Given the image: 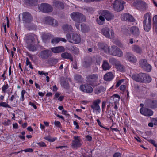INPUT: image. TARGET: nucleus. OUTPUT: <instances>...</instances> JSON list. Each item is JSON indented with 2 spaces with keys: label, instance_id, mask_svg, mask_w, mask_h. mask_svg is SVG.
<instances>
[{
  "label": "nucleus",
  "instance_id": "f257e3e1",
  "mask_svg": "<svg viewBox=\"0 0 157 157\" xmlns=\"http://www.w3.org/2000/svg\"><path fill=\"white\" fill-rule=\"evenodd\" d=\"M151 17L150 13H147L144 16L143 24L144 30L146 31H148L151 28Z\"/></svg>",
  "mask_w": 157,
  "mask_h": 157
},
{
  "label": "nucleus",
  "instance_id": "f03ea898",
  "mask_svg": "<svg viewBox=\"0 0 157 157\" xmlns=\"http://www.w3.org/2000/svg\"><path fill=\"white\" fill-rule=\"evenodd\" d=\"M108 52L110 55L112 56L122 57L123 56V52L119 48L115 46L109 47L108 49Z\"/></svg>",
  "mask_w": 157,
  "mask_h": 157
},
{
  "label": "nucleus",
  "instance_id": "7ed1b4c3",
  "mask_svg": "<svg viewBox=\"0 0 157 157\" xmlns=\"http://www.w3.org/2000/svg\"><path fill=\"white\" fill-rule=\"evenodd\" d=\"M101 33L106 37L109 39H113L114 37L113 31L108 27H105L101 29Z\"/></svg>",
  "mask_w": 157,
  "mask_h": 157
},
{
  "label": "nucleus",
  "instance_id": "20e7f679",
  "mask_svg": "<svg viewBox=\"0 0 157 157\" xmlns=\"http://www.w3.org/2000/svg\"><path fill=\"white\" fill-rule=\"evenodd\" d=\"M133 5L137 9L141 11L145 10L147 8L146 3L141 0H136L133 3Z\"/></svg>",
  "mask_w": 157,
  "mask_h": 157
},
{
  "label": "nucleus",
  "instance_id": "39448f33",
  "mask_svg": "<svg viewBox=\"0 0 157 157\" xmlns=\"http://www.w3.org/2000/svg\"><path fill=\"white\" fill-rule=\"evenodd\" d=\"M66 37L69 41L72 43L77 44L80 42L81 39L79 35L76 34H67Z\"/></svg>",
  "mask_w": 157,
  "mask_h": 157
},
{
  "label": "nucleus",
  "instance_id": "423d86ee",
  "mask_svg": "<svg viewBox=\"0 0 157 157\" xmlns=\"http://www.w3.org/2000/svg\"><path fill=\"white\" fill-rule=\"evenodd\" d=\"M125 2L123 1L116 0L113 3V7L115 10L120 12L124 8V4Z\"/></svg>",
  "mask_w": 157,
  "mask_h": 157
},
{
  "label": "nucleus",
  "instance_id": "0eeeda50",
  "mask_svg": "<svg viewBox=\"0 0 157 157\" xmlns=\"http://www.w3.org/2000/svg\"><path fill=\"white\" fill-rule=\"evenodd\" d=\"M139 64L140 67L147 72H149L151 71V66L147 63L146 59H142L140 60L139 61Z\"/></svg>",
  "mask_w": 157,
  "mask_h": 157
},
{
  "label": "nucleus",
  "instance_id": "6e6552de",
  "mask_svg": "<svg viewBox=\"0 0 157 157\" xmlns=\"http://www.w3.org/2000/svg\"><path fill=\"white\" fill-rule=\"evenodd\" d=\"M38 8L40 11L45 13L49 12L52 10V7L45 3L41 4L38 6Z\"/></svg>",
  "mask_w": 157,
  "mask_h": 157
},
{
  "label": "nucleus",
  "instance_id": "1a4fd4ad",
  "mask_svg": "<svg viewBox=\"0 0 157 157\" xmlns=\"http://www.w3.org/2000/svg\"><path fill=\"white\" fill-rule=\"evenodd\" d=\"M100 14L105 17L106 20L108 21L113 19L114 18V15L107 10H103L100 12Z\"/></svg>",
  "mask_w": 157,
  "mask_h": 157
},
{
  "label": "nucleus",
  "instance_id": "9d476101",
  "mask_svg": "<svg viewBox=\"0 0 157 157\" xmlns=\"http://www.w3.org/2000/svg\"><path fill=\"white\" fill-rule=\"evenodd\" d=\"M80 89L82 91L87 93H91L93 90L92 88L87 84L81 85L80 86Z\"/></svg>",
  "mask_w": 157,
  "mask_h": 157
},
{
  "label": "nucleus",
  "instance_id": "9b49d317",
  "mask_svg": "<svg viewBox=\"0 0 157 157\" xmlns=\"http://www.w3.org/2000/svg\"><path fill=\"white\" fill-rule=\"evenodd\" d=\"M125 57L131 63H135L137 61V59L136 57L130 52H126Z\"/></svg>",
  "mask_w": 157,
  "mask_h": 157
},
{
  "label": "nucleus",
  "instance_id": "f8f14e48",
  "mask_svg": "<svg viewBox=\"0 0 157 157\" xmlns=\"http://www.w3.org/2000/svg\"><path fill=\"white\" fill-rule=\"evenodd\" d=\"M144 76V73H141L133 75L132 76V78L133 80L137 82H143V78Z\"/></svg>",
  "mask_w": 157,
  "mask_h": 157
},
{
  "label": "nucleus",
  "instance_id": "ddd939ff",
  "mask_svg": "<svg viewBox=\"0 0 157 157\" xmlns=\"http://www.w3.org/2000/svg\"><path fill=\"white\" fill-rule=\"evenodd\" d=\"M140 112L142 114L147 116H151L153 114L152 111L146 108L144 109L141 108L140 109Z\"/></svg>",
  "mask_w": 157,
  "mask_h": 157
},
{
  "label": "nucleus",
  "instance_id": "4468645a",
  "mask_svg": "<svg viewBox=\"0 0 157 157\" xmlns=\"http://www.w3.org/2000/svg\"><path fill=\"white\" fill-rule=\"evenodd\" d=\"M121 20L123 21L133 22L135 19L132 16L129 14L125 13L122 15Z\"/></svg>",
  "mask_w": 157,
  "mask_h": 157
},
{
  "label": "nucleus",
  "instance_id": "2eb2a0df",
  "mask_svg": "<svg viewBox=\"0 0 157 157\" xmlns=\"http://www.w3.org/2000/svg\"><path fill=\"white\" fill-rule=\"evenodd\" d=\"M130 31L131 33L136 37L138 36L140 34V31L138 27L136 26H133L130 28Z\"/></svg>",
  "mask_w": 157,
  "mask_h": 157
},
{
  "label": "nucleus",
  "instance_id": "dca6fc26",
  "mask_svg": "<svg viewBox=\"0 0 157 157\" xmlns=\"http://www.w3.org/2000/svg\"><path fill=\"white\" fill-rule=\"evenodd\" d=\"M147 106L151 108H157V101L156 100H149L147 101Z\"/></svg>",
  "mask_w": 157,
  "mask_h": 157
},
{
  "label": "nucleus",
  "instance_id": "f3484780",
  "mask_svg": "<svg viewBox=\"0 0 157 157\" xmlns=\"http://www.w3.org/2000/svg\"><path fill=\"white\" fill-rule=\"evenodd\" d=\"M75 140L73 141L72 144L74 147H78L81 146V143L79 137L78 136H74Z\"/></svg>",
  "mask_w": 157,
  "mask_h": 157
},
{
  "label": "nucleus",
  "instance_id": "a211bd4d",
  "mask_svg": "<svg viewBox=\"0 0 157 157\" xmlns=\"http://www.w3.org/2000/svg\"><path fill=\"white\" fill-rule=\"evenodd\" d=\"M31 17L30 14L28 13L25 12L23 13V19L24 21L26 22H29L31 20Z\"/></svg>",
  "mask_w": 157,
  "mask_h": 157
},
{
  "label": "nucleus",
  "instance_id": "6ab92c4d",
  "mask_svg": "<svg viewBox=\"0 0 157 157\" xmlns=\"http://www.w3.org/2000/svg\"><path fill=\"white\" fill-rule=\"evenodd\" d=\"M109 47L107 44L104 43H100L99 44V49L104 51L105 52H107Z\"/></svg>",
  "mask_w": 157,
  "mask_h": 157
},
{
  "label": "nucleus",
  "instance_id": "aec40b11",
  "mask_svg": "<svg viewBox=\"0 0 157 157\" xmlns=\"http://www.w3.org/2000/svg\"><path fill=\"white\" fill-rule=\"evenodd\" d=\"M52 51L54 53H58L62 52L64 50V48L62 46L52 48Z\"/></svg>",
  "mask_w": 157,
  "mask_h": 157
},
{
  "label": "nucleus",
  "instance_id": "412c9836",
  "mask_svg": "<svg viewBox=\"0 0 157 157\" xmlns=\"http://www.w3.org/2000/svg\"><path fill=\"white\" fill-rule=\"evenodd\" d=\"M113 78V75L111 72H109L105 74L104 76L105 80L107 81H110Z\"/></svg>",
  "mask_w": 157,
  "mask_h": 157
},
{
  "label": "nucleus",
  "instance_id": "4be33fe9",
  "mask_svg": "<svg viewBox=\"0 0 157 157\" xmlns=\"http://www.w3.org/2000/svg\"><path fill=\"white\" fill-rule=\"evenodd\" d=\"M132 49L134 52L139 54H141L142 52L141 48L138 45H134L132 46Z\"/></svg>",
  "mask_w": 157,
  "mask_h": 157
},
{
  "label": "nucleus",
  "instance_id": "5701e85b",
  "mask_svg": "<svg viewBox=\"0 0 157 157\" xmlns=\"http://www.w3.org/2000/svg\"><path fill=\"white\" fill-rule=\"evenodd\" d=\"M81 16H82L81 14L78 13H73L71 15V18L75 20L78 19L80 20Z\"/></svg>",
  "mask_w": 157,
  "mask_h": 157
},
{
  "label": "nucleus",
  "instance_id": "b1692460",
  "mask_svg": "<svg viewBox=\"0 0 157 157\" xmlns=\"http://www.w3.org/2000/svg\"><path fill=\"white\" fill-rule=\"evenodd\" d=\"M103 69L104 70H109L111 67L108 62L106 60H104L102 66Z\"/></svg>",
  "mask_w": 157,
  "mask_h": 157
},
{
  "label": "nucleus",
  "instance_id": "393cba45",
  "mask_svg": "<svg viewBox=\"0 0 157 157\" xmlns=\"http://www.w3.org/2000/svg\"><path fill=\"white\" fill-rule=\"evenodd\" d=\"M60 41H63L65 42L66 41V39L64 38H54L52 42L53 44H56L58 43Z\"/></svg>",
  "mask_w": 157,
  "mask_h": 157
},
{
  "label": "nucleus",
  "instance_id": "a878e982",
  "mask_svg": "<svg viewBox=\"0 0 157 157\" xmlns=\"http://www.w3.org/2000/svg\"><path fill=\"white\" fill-rule=\"evenodd\" d=\"M144 75L145 76L143 78V82L148 83L150 82L151 80V77L148 75H147L144 73Z\"/></svg>",
  "mask_w": 157,
  "mask_h": 157
},
{
  "label": "nucleus",
  "instance_id": "bb28decb",
  "mask_svg": "<svg viewBox=\"0 0 157 157\" xmlns=\"http://www.w3.org/2000/svg\"><path fill=\"white\" fill-rule=\"evenodd\" d=\"M36 144L40 147H46V146L45 144L43 142L38 143L33 142L32 144V146L33 147H37L38 146Z\"/></svg>",
  "mask_w": 157,
  "mask_h": 157
},
{
  "label": "nucleus",
  "instance_id": "cd10ccee",
  "mask_svg": "<svg viewBox=\"0 0 157 157\" xmlns=\"http://www.w3.org/2000/svg\"><path fill=\"white\" fill-rule=\"evenodd\" d=\"M92 107L93 109L94 112H95L97 114L98 109V101H95Z\"/></svg>",
  "mask_w": 157,
  "mask_h": 157
},
{
  "label": "nucleus",
  "instance_id": "c85d7f7f",
  "mask_svg": "<svg viewBox=\"0 0 157 157\" xmlns=\"http://www.w3.org/2000/svg\"><path fill=\"white\" fill-rule=\"evenodd\" d=\"M153 28L157 32V15H155L153 18Z\"/></svg>",
  "mask_w": 157,
  "mask_h": 157
},
{
  "label": "nucleus",
  "instance_id": "c756f323",
  "mask_svg": "<svg viewBox=\"0 0 157 157\" xmlns=\"http://www.w3.org/2000/svg\"><path fill=\"white\" fill-rule=\"evenodd\" d=\"M116 68L120 71H124V67L122 65H121L120 62L115 66Z\"/></svg>",
  "mask_w": 157,
  "mask_h": 157
},
{
  "label": "nucleus",
  "instance_id": "7c9ffc66",
  "mask_svg": "<svg viewBox=\"0 0 157 157\" xmlns=\"http://www.w3.org/2000/svg\"><path fill=\"white\" fill-rule=\"evenodd\" d=\"M62 57L65 59H69L72 61V57L71 55L68 53L65 52L61 54Z\"/></svg>",
  "mask_w": 157,
  "mask_h": 157
},
{
  "label": "nucleus",
  "instance_id": "2f4dec72",
  "mask_svg": "<svg viewBox=\"0 0 157 157\" xmlns=\"http://www.w3.org/2000/svg\"><path fill=\"white\" fill-rule=\"evenodd\" d=\"M109 61L112 64L114 65L115 66L116 64H117L119 62L113 58H112L109 59Z\"/></svg>",
  "mask_w": 157,
  "mask_h": 157
},
{
  "label": "nucleus",
  "instance_id": "473e14b6",
  "mask_svg": "<svg viewBox=\"0 0 157 157\" xmlns=\"http://www.w3.org/2000/svg\"><path fill=\"white\" fill-rule=\"evenodd\" d=\"M49 51L48 50H45L42 51L40 53V56L43 58L48 57Z\"/></svg>",
  "mask_w": 157,
  "mask_h": 157
},
{
  "label": "nucleus",
  "instance_id": "72a5a7b5",
  "mask_svg": "<svg viewBox=\"0 0 157 157\" xmlns=\"http://www.w3.org/2000/svg\"><path fill=\"white\" fill-rule=\"evenodd\" d=\"M99 19L101 21H99V24L103 25L104 24V21H105V19L104 17L101 14L99 17Z\"/></svg>",
  "mask_w": 157,
  "mask_h": 157
},
{
  "label": "nucleus",
  "instance_id": "f704fd0d",
  "mask_svg": "<svg viewBox=\"0 0 157 157\" xmlns=\"http://www.w3.org/2000/svg\"><path fill=\"white\" fill-rule=\"evenodd\" d=\"M61 85L63 87L67 89L69 87V84L66 81L62 82Z\"/></svg>",
  "mask_w": 157,
  "mask_h": 157
},
{
  "label": "nucleus",
  "instance_id": "c9c22d12",
  "mask_svg": "<svg viewBox=\"0 0 157 157\" xmlns=\"http://www.w3.org/2000/svg\"><path fill=\"white\" fill-rule=\"evenodd\" d=\"M44 138L48 141L53 142L56 139V138L54 137H45Z\"/></svg>",
  "mask_w": 157,
  "mask_h": 157
},
{
  "label": "nucleus",
  "instance_id": "e433bc0d",
  "mask_svg": "<svg viewBox=\"0 0 157 157\" xmlns=\"http://www.w3.org/2000/svg\"><path fill=\"white\" fill-rule=\"evenodd\" d=\"M2 106L4 107H10V106L7 103L5 102H2L0 103V107Z\"/></svg>",
  "mask_w": 157,
  "mask_h": 157
},
{
  "label": "nucleus",
  "instance_id": "4c0bfd02",
  "mask_svg": "<svg viewBox=\"0 0 157 157\" xmlns=\"http://www.w3.org/2000/svg\"><path fill=\"white\" fill-rule=\"evenodd\" d=\"M63 29L64 30H70L71 29V27L70 25H66L64 26L63 27Z\"/></svg>",
  "mask_w": 157,
  "mask_h": 157
},
{
  "label": "nucleus",
  "instance_id": "58836bf2",
  "mask_svg": "<svg viewBox=\"0 0 157 157\" xmlns=\"http://www.w3.org/2000/svg\"><path fill=\"white\" fill-rule=\"evenodd\" d=\"M3 124L6 126L9 125H10L11 124V122L10 120H8L5 121L3 123Z\"/></svg>",
  "mask_w": 157,
  "mask_h": 157
},
{
  "label": "nucleus",
  "instance_id": "ea45409f",
  "mask_svg": "<svg viewBox=\"0 0 157 157\" xmlns=\"http://www.w3.org/2000/svg\"><path fill=\"white\" fill-rule=\"evenodd\" d=\"M27 43L28 44H31L33 42V40L31 36H29L28 37V39L26 40Z\"/></svg>",
  "mask_w": 157,
  "mask_h": 157
},
{
  "label": "nucleus",
  "instance_id": "a19ab883",
  "mask_svg": "<svg viewBox=\"0 0 157 157\" xmlns=\"http://www.w3.org/2000/svg\"><path fill=\"white\" fill-rule=\"evenodd\" d=\"M25 91L24 90H23L21 92V100L23 101L24 100V96L25 93Z\"/></svg>",
  "mask_w": 157,
  "mask_h": 157
},
{
  "label": "nucleus",
  "instance_id": "79ce46f5",
  "mask_svg": "<svg viewBox=\"0 0 157 157\" xmlns=\"http://www.w3.org/2000/svg\"><path fill=\"white\" fill-rule=\"evenodd\" d=\"M105 90V88L102 86H100L99 88V93L103 92Z\"/></svg>",
  "mask_w": 157,
  "mask_h": 157
},
{
  "label": "nucleus",
  "instance_id": "37998d69",
  "mask_svg": "<svg viewBox=\"0 0 157 157\" xmlns=\"http://www.w3.org/2000/svg\"><path fill=\"white\" fill-rule=\"evenodd\" d=\"M123 79H121L118 81L117 83L116 87H118L121 84V83L123 82Z\"/></svg>",
  "mask_w": 157,
  "mask_h": 157
},
{
  "label": "nucleus",
  "instance_id": "c03bdc74",
  "mask_svg": "<svg viewBox=\"0 0 157 157\" xmlns=\"http://www.w3.org/2000/svg\"><path fill=\"white\" fill-rule=\"evenodd\" d=\"M121 153L119 152H117L113 155V157H121Z\"/></svg>",
  "mask_w": 157,
  "mask_h": 157
},
{
  "label": "nucleus",
  "instance_id": "a18cd8bd",
  "mask_svg": "<svg viewBox=\"0 0 157 157\" xmlns=\"http://www.w3.org/2000/svg\"><path fill=\"white\" fill-rule=\"evenodd\" d=\"M75 78L76 80L79 81L81 79V76L80 75H75Z\"/></svg>",
  "mask_w": 157,
  "mask_h": 157
},
{
  "label": "nucleus",
  "instance_id": "49530a36",
  "mask_svg": "<svg viewBox=\"0 0 157 157\" xmlns=\"http://www.w3.org/2000/svg\"><path fill=\"white\" fill-rule=\"evenodd\" d=\"M38 73L40 75H44L45 76H47L48 75V73H44L43 71H38Z\"/></svg>",
  "mask_w": 157,
  "mask_h": 157
},
{
  "label": "nucleus",
  "instance_id": "de8ad7c7",
  "mask_svg": "<svg viewBox=\"0 0 157 157\" xmlns=\"http://www.w3.org/2000/svg\"><path fill=\"white\" fill-rule=\"evenodd\" d=\"M46 22L48 23L49 24H50L51 22H52V20L50 17H47L46 18Z\"/></svg>",
  "mask_w": 157,
  "mask_h": 157
},
{
  "label": "nucleus",
  "instance_id": "09e8293b",
  "mask_svg": "<svg viewBox=\"0 0 157 157\" xmlns=\"http://www.w3.org/2000/svg\"><path fill=\"white\" fill-rule=\"evenodd\" d=\"M8 86L7 85H5L3 86L2 87V91L4 92H5L6 90L8 89Z\"/></svg>",
  "mask_w": 157,
  "mask_h": 157
},
{
  "label": "nucleus",
  "instance_id": "8fccbe9b",
  "mask_svg": "<svg viewBox=\"0 0 157 157\" xmlns=\"http://www.w3.org/2000/svg\"><path fill=\"white\" fill-rule=\"evenodd\" d=\"M122 31L123 33L125 34L128 32V29L126 28H123L122 29Z\"/></svg>",
  "mask_w": 157,
  "mask_h": 157
},
{
  "label": "nucleus",
  "instance_id": "3c124183",
  "mask_svg": "<svg viewBox=\"0 0 157 157\" xmlns=\"http://www.w3.org/2000/svg\"><path fill=\"white\" fill-rule=\"evenodd\" d=\"M13 128L17 129L18 128V124L17 123H13Z\"/></svg>",
  "mask_w": 157,
  "mask_h": 157
},
{
  "label": "nucleus",
  "instance_id": "603ef678",
  "mask_svg": "<svg viewBox=\"0 0 157 157\" xmlns=\"http://www.w3.org/2000/svg\"><path fill=\"white\" fill-rule=\"evenodd\" d=\"M120 89L124 91L125 90L126 86L125 85H121L120 87Z\"/></svg>",
  "mask_w": 157,
  "mask_h": 157
},
{
  "label": "nucleus",
  "instance_id": "864d4df0",
  "mask_svg": "<svg viewBox=\"0 0 157 157\" xmlns=\"http://www.w3.org/2000/svg\"><path fill=\"white\" fill-rule=\"evenodd\" d=\"M24 151L26 152H32L33 151V150L32 149L30 148H28V149H25Z\"/></svg>",
  "mask_w": 157,
  "mask_h": 157
},
{
  "label": "nucleus",
  "instance_id": "5fc2aeb1",
  "mask_svg": "<svg viewBox=\"0 0 157 157\" xmlns=\"http://www.w3.org/2000/svg\"><path fill=\"white\" fill-rule=\"evenodd\" d=\"M86 138L87 140L90 141L92 139V137L90 135H87L86 136Z\"/></svg>",
  "mask_w": 157,
  "mask_h": 157
},
{
  "label": "nucleus",
  "instance_id": "6e6d98bb",
  "mask_svg": "<svg viewBox=\"0 0 157 157\" xmlns=\"http://www.w3.org/2000/svg\"><path fill=\"white\" fill-rule=\"evenodd\" d=\"M54 124L55 125L58 127H60V123L58 121H55L54 122Z\"/></svg>",
  "mask_w": 157,
  "mask_h": 157
},
{
  "label": "nucleus",
  "instance_id": "4d7b16f0",
  "mask_svg": "<svg viewBox=\"0 0 157 157\" xmlns=\"http://www.w3.org/2000/svg\"><path fill=\"white\" fill-rule=\"evenodd\" d=\"M74 125L75 126V128L76 129L79 128V125L77 122L75 121H74L73 122Z\"/></svg>",
  "mask_w": 157,
  "mask_h": 157
},
{
  "label": "nucleus",
  "instance_id": "13d9d810",
  "mask_svg": "<svg viewBox=\"0 0 157 157\" xmlns=\"http://www.w3.org/2000/svg\"><path fill=\"white\" fill-rule=\"evenodd\" d=\"M116 44L120 48H123L124 47L123 44L120 42H117V43Z\"/></svg>",
  "mask_w": 157,
  "mask_h": 157
},
{
  "label": "nucleus",
  "instance_id": "bf43d9fd",
  "mask_svg": "<svg viewBox=\"0 0 157 157\" xmlns=\"http://www.w3.org/2000/svg\"><path fill=\"white\" fill-rule=\"evenodd\" d=\"M72 48L73 49V50L72 49H71L73 51L74 50L75 51V52H76V53H78V52L79 50L78 48L74 47H73Z\"/></svg>",
  "mask_w": 157,
  "mask_h": 157
},
{
  "label": "nucleus",
  "instance_id": "052dcab7",
  "mask_svg": "<svg viewBox=\"0 0 157 157\" xmlns=\"http://www.w3.org/2000/svg\"><path fill=\"white\" fill-rule=\"evenodd\" d=\"M152 122L155 125H157V118L153 119Z\"/></svg>",
  "mask_w": 157,
  "mask_h": 157
},
{
  "label": "nucleus",
  "instance_id": "680f3d73",
  "mask_svg": "<svg viewBox=\"0 0 157 157\" xmlns=\"http://www.w3.org/2000/svg\"><path fill=\"white\" fill-rule=\"evenodd\" d=\"M113 126H112L111 127V129L112 130V131H116V132H119V130H118L117 128H112Z\"/></svg>",
  "mask_w": 157,
  "mask_h": 157
},
{
  "label": "nucleus",
  "instance_id": "e2e57ef3",
  "mask_svg": "<svg viewBox=\"0 0 157 157\" xmlns=\"http://www.w3.org/2000/svg\"><path fill=\"white\" fill-rule=\"evenodd\" d=\"M148 141L152 144L153 145H154L155 144V142L154 140H148Z\"/></svg>",
  "mask_w": 157,
  "mask_h": 157
},
{
  "label": "nucleus",
  "instance_id": "0e129e2a",
  "mask_svg": "<svg viewBox=\"0 0 157 157\" xmlns=\"http://www.w3.org/2000/svg\"><path fill=\"white\" fill-rule=\"evenodd\" d=\"M57 88L56 85H54L53 86L52 90L54 91H56L57 90Z\"/></svg>",
  "mask_w": 157,
  "mask_h": 157
},
{
  "label": "nucleus",
  "instance_id": "69168bd1",
  "mask_svg": "<svg viewBox=\"0 0 157 157\" xmlns=\"http://www.w3.org/2000/svg\"><path fill=\"white\" fill-rule=\"evenodd\" d=\"M26 64L27 65H29L31 64L30 62L29 61L28 58H27L26 60Z\"/></svg>",
  "mask_w": 157,
  "mask_h": 157
},
{
  "label": "nucleus",
  "instance_id": "338daca9",
  "mask_svg": "<svg viewBox=\"0 0 157 157\" xmlns=\"http://www.w3.org/2000/svg\"><path fill=\"white\" fill-rule=\"evenodd\" d=\"M35 85L36 87L40 90V87L39 85L36 83H35Z\"/></svg>",
  "mask_w": 157,
  "mask_h": 157
},
{
  "label": "nucleus",
  "instance_id": "774afa93",
  "mask_svg": "<svg viewBox=\"0 0 157 157\" xmlns=\"http://www.w3.org/2000/svg\"><path fill=\"white\" fill-rule=\"evenodd\" d=\"M44 93H42L41 92H39L38 94L40 96L43 97L44 96Z\"/></svg>",
  "mask_w": 157,
  "mask_h": 157
}]
</instances>
